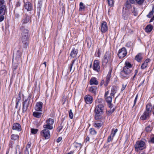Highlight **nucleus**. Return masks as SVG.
I'll return each instance as SVG.
<instances>
[{"mask_svg": "<svg viewBox=\"0 0 154 154\" xmlns=\"http://www.w3.org/2000/svg\"><path fill=\"white\" fill-rule=\"evenodd\" d=\"M125 65V66L123 68V70L121 72L120 75L122 78L127 79L131 72V70L130 68H131L132 66L131 64L128 62H126Z\"/></svg>", "mask_w": 154, "mask_h": 154, "instance_id": "f257e3e1", "label": "nucleus"}, {"mask_svg": "<svg viewBox=\"0 0 154 154\" xmlns=\"http://www.w3.org/2000/svg\"><path fill=\"white\" fill-rule=\"evenodd\" d=\"M135 150L138 152L142 150L146 147L145 143L143 140H140L137 141L134 145Z\"/></svg>", "mask_w": 154, "mask_h": 154, "instance_id": "f03ea898", "label": "nucleus"}, {"mask_svg": "<svg viewBox=\"0 0 154 154\" xmlns=\"http://www.w3.org/2000/svg\"><path fill=\"white\" fill-rule=\"evenodd\" d=\"M125 9L127 12L130 14L132 13L135 16H136L137 15V13L135 11V8L134 7H132L131 5L129 2L127 1L125 4Z\"/></svg>", "mask_w": 154, "mask_h": 154, "instance_id": "7ed1b4c3", "label": "nucleus"}, {"mask_svg": "<svg viewBox=\"0 0 154 154\" xmlns=\"http://www.w3.org/2000/svg\"><path fill=\"white\" fill-rule=\"evenodd\" d=\"M111 61L110 53L109 51L106 52L104 56L102 61V66H105L108 63Z\"/></svg>", "mask_w": 154, "mask_h": 154, "instance_id": "20e7f679", "label": "nucleus"}, {"mask_svg": "<svg viewBox=\"0 0 154 154\" xmlns=\"http://www.w3.org/2000/svg\"><path fill=\"white\" fill-rule=\"evenodd\" d=\"M104 106L103 104H99L97 105L95 109L96 116H100L103 113Z\"/></svg>", "mask_w": 154, "mask_h": 154, "instance_id": "39448f33", "label": "nucleus"}, {"mask_svg": "<svg viewBox=\"0 0 154 154\" xmlns=\"http://www.w3.org/2000/svg\"><path fill=\"white\" fill-rule=\"evenodd\" d=\"M93 69L94 70L98 73L101 72L102 71L100 69V62L98 60H94L93 65Z\"/></svg>", "mask_w": 154, "mask_h": 154, "instance_id": "423d86ee", "label": "nucleus"}, {"mask_svg": "<svg viewBox=\"0 0 154 154\" xmlns=\"http://www.w3.org/2000/svg\"><path fill=\"white\" fill-rule=\"evenodd\" d=\"M127 51L125 48L123 47L120 49L118 52V56L120 58L125 57L127 55Z\"/></svg>", "mask_w": 154, "mask_h": 154, "instance_id": "0eeeda50", "label": "nucleus"}, {"mask_svg": "<svg viewBox=\"0 0 154 154\" xmlns=\"http://www.w3.org/2000/svg\"><path fill=\"white\" fill-rule=\"evenodd\" d=\"M41 135L44 137L45 139H48L50 137V134L48 130L44 129L41 132Z\"/></svg>", "mask_w": 154, "mask_h": 154, "instance_id": "6e6552de", "label": "nucleus"}, {"mask_svg": "<svg viewBox=\"0 0 154 154\" xmlns=\"http://www.w3.org/2000/svg\"><path fill=\"white\" fill-rule=\"evenodd\" d=\"M29 37H21V41L23 44L24 48H27L28 45L29 44Z\"/></svg>", "mask_w": 154, "mask_h": 154, "instance_id": "1a4fd4ad", "label": "nucleus"}, {"mask_svg": "<svg viewBox=\"0 0 154 154\" xmlns=\"http://www.w3.org/2000/svg\"><path fill=\"white\" fill-rule=\"evenodd\" d=\"M30 99L28 98L25 100L23 103V107L22 111L23 112H26L28 108L29 104Z\"/></svg>", "mask_w": 154, "mask_h": 154, "instance_id": "9d476101", "label": "nucleus"}, {"mask_svg": "<svg viewBox=\"0 0 154 154\" xmlns=\"http://www.w3.org/2000/svg\"><path fill=\"white\" fill-rule=\"evenodd\" d=\"M43 105V104L42 102H38L35 106V110L37 111H42Z\"/></svg>", "mask_w": 154, "mask_h": 154, "instance_id": "9b49d317", "label": "nucleus"}, {"mask_svg": "<svg viewBox=\"0 0 154 154\" xmlns=\"http://www.w3.org/2000/svg\"><path fill=\"white\" fill-rule=\"evenodd\" d=\"M21 30L22 32L21 36L29 37V31L27 29L22 26L21 28Z\"/></svg>", "mask_w": 154, "mask_h": 154, "instance_id": "f8f14e48", "label": "nucleus"}, {"mask_svg": "<svg viewBox=\"0 0 154 154\" xmlns=\"http://www.w3.org/2000/svg\"><path fill=\"white\" fill-rule=\"evenodd\" d=\"M100 30L103 33L107 31L108 26L106 22H104L101 23Z\"/></svg>", "mask_w": 154, "mask_h": 154, "instance_id": "ddd939ff", "label": "nucleus"}, {"mask_svg": "<svg viewBox=\"0 0 154 154\" xmlns=\"http://www.w3.org/2000/svg\"><path fill=\"white\" fill-rule=\"evenodd\" d=\"M109 91H108L106 92L105 94V99L108 103H111L112 102V97L109 95Z\"/></svg>", "mask_w": 154, "mask_h": 154, "instance_id": "4468645a", "label": "nucleus"}, {"mask_svg": "<svg viewBox=\"0 0 154 154\" xmlns=\"http://www.w3.org/2000/svg\"><path fill=\"white\" fill-rule=\"evenodd\" d=\"M85 100L87 104H90L92 103L93 98L91 96L87 95L85 96Z\"/></svg>", "mask_w": 154, "mask_h": 154, "instance_id": "2eb2a0df", "label": "nucleus"}, {"mask_svg": "<svg viewBox=\"0 0 154 154\" xmlns=\"http://www.w3.org/2000/svg\"><path fill=\"white\" fill-rule=\"evenodd\" d=\"M24 7L28 11H31L32 10V6L29 2H26L25 3Z\"/></svg>", "mask_w": 154, "mask_h": 154, "instance_id": "dca6fc26", "label": "nucleus"}, {"mask_svg": "<svg viewBox=\"0 0 154 154\" xmlns=\"http://www.w3.org/2000/svg\"><path fill=\"white\" fill-rule=\"evenodd\" d=\"M78 52V50L77 48H73L70 54V56L72 57H75L76 56Z\"/></svg>", "mask_w": 154, "mask_h": 154, "instance_id": "f3484780", "label": "nucleus"}, {"mask_svg": "<svg viewBox=\"0 0 154 154\" xmlns=\"http://www.w3.org/2000/svg\"><path fill=\"white\" fill-rule=\"evenodd\" d=\"M12 129L18 131H20L21 130L20 125L17 123L14 124L13 125Z\"/></svg>", "mask_w": 154, "mask_h": 154, "instance_id": "a211bd4d", "label": "nucleus"}, {"mask_svg": "<svg viewBox=\"0 0 154 154\" xmlns=\"http://www.w3.org/2000/svg\"><path fill=\"white\" fill-rule=\"evenodd\" d=\"M98 84V82L96 78H92L90 81V84L91 85H97Z\"/></svg>", "mask_w": 154, "mask_h": 154, "instance_id": "6ab92c4d", "label": "nucleus"}, {"mask_svg": "<svg viewBox=\"0 0 154 154\" xmlns=\"http://www.w3.org/2000/svg\"><path fill=\"white\" fill-rule=\"evenodd\" d=\"M97 89L96 86H91L89 88L88 90L90 92L95 95L97 92Z\"/></svg>", "mask_w": 154, "mask_h": 154, "instance_id": "aec40b11", "label": "nucleus"}, {"mask_svg": "<svg viewBox=\"0 0 154 154\" xmlns=\"http://www.w3.org/2000/svg\"><path fill=\"white\" fill-rule=\"evenodd\" d=\"M152 108L153 109V108L151 104H147L146 105V110L145 112L150 115L151 111L152 110Z\"/></svg>", "mask_w": 154, "mask_h": 154, "instance_id": "412c9836", "label": "nucleus"}, {"mask_svg": "<svg viewBox=\"0 0 154 154\" xmlns=\"http://www.w3.org/2000/svg\"><path fill=\"white\" fill-rule=\"evenodd\" d=\"M150 115V114L144 111L143 114L141 116L140 119L142 120H145L147 118H149Z\"/></svg>", "mask_w": 154, "mask_h": 154, "instance_id": "4be33fe9", "label": "nucleus"}, {"mask_svg": "<svg viewBox=\"0 0 154 154\" xmlns=\"http://www.w3.org/2000/svg\"><path fill=\"white\" fill-rule=\"evenodd\" d=\"M6 10L7 8L5 5H2L0 6V15H5Z\"/></svg>", "mask_w": 154, "mask_h": 154, "instance_id": "5701e85b", "label": "nucleus"}, {"mask_svg": "<svg viewBox=\"0 0 154 154\" xmlns=\"http://www.w3.org/2000/svg\"><path fill=\"white\" fill-rule=\"evenodd\" d=\"M117 88L116 86H112L111 89L110 95L112 97H114V95L117 92Z\"/></svg>", "mask_w": 154, "mask_h": 154, "instance_id": "b1692460", "label": "nucleus"}, {"mask_svg": "<svg viewBox=\"0 0 154 154\" xmlns=\"http://www.w3.org/2000/svg\"><path fill=\"white\" fill-rule=\"evenodd\" d=\"M111 72H112V69H110V71H109L107 76L106 77V84H105V85H107L109 83L110 78H111Z\"/></svg>", "mask_w": 154, "mask_h": 154, "instance_id": "393cba45", "label": "nucleus"}, {"mask_svg": "<svg viewBox=\"0 0 154 154\" xmlns=\"http://www.w3.org/2000/svg\"><path fill=\"white\" fill-rule=\"evenodd\" d=\"M153 29V26H152L149 25L147 26L145 28V30L146 32H151Z\"/></svg>", "mask_w": 154, "mask_h": 154, "instance_id": "a878e982", "label": "nucleus"}, {"mask_svg": "<svg viewBox=\"0 0 154 154\" xmlns=\"http://www.w3.org/2000/svg\"><path fill=\"white\" fill-rule=\"evenodd\" d=\"M42 113V112H33V115L35 117L37 118H40Z\"/></svg>", "mask_w": 154, "mask_h": 154, "instance_id": "bb28decb", "label": "nucleus"}, {"mask_svg": "<svg viewBox=\"0 0 154 154\" xmlns=\"http://www.w3.org/2000/svg\"><path fill=\"white\" fill-rule=\"evenodd\" d=\"M21 99L20 97V92H19L18 96V97L17 98L16 100V106L15 107L16 108H17L18 103L19 101H20Z\"/></svg>", "mask_w": 154, "mask_h": 154, "instance_id": "cd10ccee", "label": "nucleus"}, {"mask_svg": "<svg viewBox=\"0 0 154 154\" xmlns=\"http://www.w3.org/2000/svg\"><path fill=\"white\" fill-rule=\"evenodd\" d=\"M74 146L78 149H80L82 146V145L81 143H78L75 142L73 143Z\"/></svg>", "mask_w": 154, "mask_h": 154, "instance_id": "c85d7f7f", "label": "nucleus"}, {"mask_svg": "<svg viewBox=\"0 0 154 154\" xmlns=\"http://www.w3.org/2000/svg\"><path fill=\"white\" fill-rule=\"evenodd\" d=\"M142 59V55L141 54L139 53L135 57V59L138 62H140Z\"/></svg>", "mask_w": 154, "mask_h": 154, "instance_id": "c756f323", "label": "nucleus"}, {"mask_svg": "<svg viewBox=\"0 0 154 154\" xmlns=\"http://www.w3.org/2000/svg\"><path fill=\"white\" fill-rule=\"evenodd\" d=\"M103 124V123L102 122H100V123L98 122H96L94 124V126L98 128H99L101 127Z\"/></svg>", "mask_w": 154, "mask_h": 154, "instance_id": "7c9ffc66", "label": "nucleus"}, {"mask_svg": "<svg viewBox=\"0 0 154 154\" xmlns=\"http://www.w3.org/2000/svg\"><path fill=\"white\" fill-rule=\"evenodd\" d=\"M43 128L45 129H49V130H52L53 129V127L52 125H48L46 123V124L43 125Z\"/></svg>", "mask_w": 154, "mask_h": 154, "instance_id": "2f4dec72", "label": "nucleus"}, {"mask_svg": "<svg viewBox=\"0 0 154 154\" xmlns=\"http://www.w3.org/2000/svg\"><path fill=\"white\" fill-rule=\"evenodd\" d=\"M46 123L47 124L52 125L54 123V121L53 119L49 118L46 121Z\"/></svg>", "mask_w": 154, "mask_h": 154, "instance_id": "473e14b6", "label": "nucleus"}, {"mask_svg": "<svg viewBox=\"0 0 154 154\" xmlns=\"http://www.w3.org/2000/svg\"><path fill=\"white\" fill-rule=\"evenodd\" d=\"M148 62V60H146L142 64L141 67V68L142 69H145L148 65L147 63Z\"/></svg>", "mask_w": 154, "mask_h": 154, "instance_id": "72a5a7b5", "label": "nucleus"}, {"mask_svg": "<svg viewBox=\"0 0 154 154\" xmlns=\"http://www.w3.org/2000/svg\"><path fill=\"white\" fill-rule=\"evenodd\" d=\"M29 17L28 16H26L25 17L23 20V24L26 23L29 21Z\"/></svg>", "mask_w": 154, "mask_h": 154, "instance_id": "f704fd0d", "label": "nucleus"}, {"mask_svg": "<svg viewBox=\"0 0 154 154\" xmlns=\"http://www.w3.org/2000/svg\"><path fill=\"white\" fill-rule=\"evenodd\" d=\"M14 13L17 17H18L19 15L22 14L21 11H20L18 12V9L17 8L14 10Z\"/></svg>", "mask_w": 154, "mask_h": 154, "instance_id": "c9c22d12", "label": "nucleus"}, {"mask_svg": "<svg viewBox=\"0 0 154 154\" xmlns=\"http://www.w3.org/2000/svg\"><path fill=\"white\" fill-rule=\"evenodd\" d=\"M19 136L17 134H13L11 135V139L14 140H16L18 139Z\"/></svg>", "mask_w": 154, "mask_h": 154, "instance_id": "e433bc0d", "label": "nucleus"}, {"mask_svg": "<svg viewBox=\"0 0 154 154\" xmlns=\"http://www.w3.org/2000/svg\"><path fill=\"white\" fill-rule=\"evenodd\" d=\"M90 133L91 135H95L97 133L96 131L93 128H91L89 130Z\"/></svg>", "mask_w": 154, "mask_h": 154, "instance_id": "4c0bfd02", "label": "nucleus"}, {"mask_svg": "<svg viewBox=\"0 0 154 154\" xmlns=\"http://www.w3.org/2000/svg\"><path fill=\"white\" fill-rule=\"evenodd\" d=\"M154 12V6H153L152 11L149 12V14L147 15V17L148 18H150L151 16L152 15Z\"/></svg>", "mask_w": 154, "mask_h": 154, "instance_id": "58836bf2", "label": "nucleus"}, {"mask_svg": "<svg viewBox=\"0 0 154 154\" xmlns=\"http://www.w3.org/2000/svg\"><path fill=\"white\" fill-rule=\"evenodd\" d=\"M148 142L149 143H154V135H153V136H151L149 140H148Z\"/></svg>", "mask_w": 154, "mask_h": 154, "instance_id": "ea45409f", "label": "nucleus"}, {"mask_svg": "<svg viewBox=\"0 0 154 154\" xmlns=\"http://www.w3.org/2000/svg\"><path fill=\"white\" fill-rule=\"evenodd\" d=\"M108 3L109 5L111 6H112L114 5L113 0H107Z\"/></svg>", "mask_w": 154, "mask_h": 154, "instance_id": "a19ab883", "label": "nucleus"}, {"mask_svg": "<svg viewBox=\"0 0 154 154\" xmlns=\"http://www.w3.org/2000/svg\"><path fill=\"white\" fill-rule=\"evenodd\" d=\"M114 136H113L112 134H111L110 136H109L107 138V141L108 142H109L110 141H111L113 139V137Z\"/></svg>", "mask_w": 154, "mask_h": 154, "instance_id": "79ce46f5", "label": "nucleus"}, {"mask_svg": "<svg viewBox=\"0 0 154 154\" xmlns=\"http://www.w3.org/2000/svg\"><path fill=\"white\" fill-rule=\"evenodd\" d=\"M152 128L150 125H148L145 128V130L147 132H149L151 131Z\"/></svg>", "mask_w": 154, "mask_h": 154, "instance_id": "37998d69", "label": "nucleus"}, {"mask_svg": "<svg viewBox=\"0 0 154 154\" xmlns=\"http://www.w3.org/2000/svg\"><path fill=\"white\" fill-rule=\"evenodd\" d=\"M136 3L139 5H142L144 2V0H135Z\"/></svg>", "mask_w": 154, "mask_h": 154, "instance_id": "c03bdc74", "label": "nucleus"}, {"mask_svg": "<svg viewBox=\"0 0 154 154\" xmlns=\"http://www.w3.org/2000/svg\"><path fill=\"white\" fill-rule=\"evenodd\" d=\"M103 101V100L101 98H98L96 101V103H102Z\"/></svg>", "mask_w": 154, "mask_h": 154, "instance_id": "a18cd8bd", "label": "nucleus"}, {"mask_svg": "<svg viewBox=\"0 0 154 154\" xmlns=\"http://www.w3.org/2000/svg\"><path fill=\"white\" fill-rule=\"evenodd\" d=\"M38 131V130L37 129H35L34 128H31V133L32 134H36Z\"/></svg>", "mask_w": 154, "mask_h": 154, "instance_id": "49530a36", "label": "nucleus"}, {"mask_svg": "<svg viewBox=\"0 0 154 154\" xmlns=\"http://www.w3.org/2000/svg\"><path fill=\"white\" fill-rule=\"evenodd\" d=\"M69 116L70 119H72L73 118V115L71 109H70L69 112Z\"/></svg>", "mask_w": 154, "mask_h": 154, "instance_id": "de8ad7c7", "label": "nucleus"}, {"mask_svg": "<svg viewBox=\"0 0 154 154\" xmlns=\"http://www.w3.org/2000/svg\"><path fill=\"white\" fill-rule=\"evenodd\" d=\"M31 145V142H29L28 144H27L26 150H29V149L30 148Z\"/></svg>", "mask_w": 154, "mask_h": 154, "instance_id": "09e8293b", "label": "nucleus"}, {"mask_svg": "<svg viewBox=\"0 0 154 154\" xmlns=\"http://www.w3.org/2000/svg\"><path fill=\"white\" fill-rule=\"evenodd\" d=\"M75 60H74L73 61H72L70 66H69V68L70 69V72H71V71L72 67L73 66V65L74 64V62H75Z\"/></svg>", "mask_w": 154, "mask_h": 154, "instance_id": "8fccbe9b", "label": "nucleus"}, {"mask_svg": "<svg viewBox=\"0 0 154 154\" xmlns=\"http://www.w3.org/2000/svg\"><path fill=\"white\" fill-rule=\"evenodd\" d=\"M127 85V84L126 83H125L122 84V88L121 89V90L122 91H123V90H124L125 89Z\"/></svg>", "mask_w": 154, "mask_h": 154, "instance_id": "3c124183", "label": "nucleus"}, {"mask_svg": "<svg viewBox=\"0 0 154 154\" xmlns=\"http://www.w3.org/2000/svg\"><path fill=\"white\" fill-rule=\"evenodd\" d=\"M85 8V6L84 5V4L82 2H80V9H84Z\"/></svg>", "mask_w": 154, "mask_h": 154, "instance_id": "603ef678", "label": "nucleus"}, {"mask_svg": "<svg viewBox=\"0 0 154 154\" xmlns=\"http://www.w3.org/2000/svg\"><path fill=\"white\" fill-rule=\"evenodd\" d=\"M4 15L1 14L0 15V22H2L3 20L5 18Z\"/></svg>", "mask_w": 154, "mask_h": 154, "instance_id": "864d4df0", "label": "nucleus"}, {"mask_svg": "<svg viewBox=\"0 0 154 154\" xmlns=\"http://www.w3.org/2000/svg\"><path fill=\"white\" fill-rule=\"evenodd\" d=\"M118 131V130L117 129H116L114 131H112V133L111 134L113 136H114L116 134L117 132Z\"/></svg>", "mask_w": 154, "mask_h": 154, "instance_id": "5fc2aeb1", "label": "nucleus"}, {"mask_svg": "<svg viewBox=\"0 0 154 154\" xmlns=\"http://www.w3.org/2000/svg\"><path fill=\"white\" fill-rule=\"evenodd\" d=\"M4 0H0V6H2V5H5Z\"/></svg>", "mask_w": 154, "mask_h": 154, "instance_id": "6e6d98bb", "label": "nucleus"}, {"mask_svg": "<svg viewBox=\"0 0 154 154\" xmlns=\"http://www.w3.org/2000/svg\"><path fill=\"white\" fill-rule=\"evenodd\" d=\"M141 82H140V84L139 85V86H138L139 87L141 85L143 84L144 81H145L144 79H140L139 81H141Z\"/></svg>", "mask_w": 154, "mask_h": 154, "instance_id": "4d7b16f0", "label": "nucleus"}, {"mask_svg": "<svg viewBox=\"0 0 154 154\" xmlns=\"http://www.w3.org/2000/svg\"><path fill=\"white\" fill-rule=\"evenodd\" d=\"M62 139V137H59L57 140V143L60 142Z\"/></svg>", "mask_w": 154, "mask_h": 154, "instance_id": "13d9d810", "label": "nucleus"}, {"mask_svg": "<svg viewBox=\"0 0 154 154\" xmlns=\"http://www.w3.org/2000/svg\"><path fill=\"white\" fill-rule=\"evenodd\" d=\"M62 128H63L62 126H60L59 127V128H58L59 129L58 130V131L59 132H60L61 131V130L62 129Z\"/></svg>", "mask_w": 154, "mask_h": 154, "instance_id": "bf43d9fd", "label": "nucleus"}, {"mask_svg": "<svg viewBox=\"0 0 154 154\" xmlns=\"http://www.w3.org/2000/svg\"><path fill=\"white\" fill-rule=\"evenodd\" d=\"M25 154H29V150H25Z\"/></svg>", "mask_w": 154, "mask_h": 154, "instance_id": "052dcab7", "label": "nucleus"}, {"mask_svg": "<svg viewBox=\"0 0 154 154\" xmlns=\"http://www.w3.org/2000/svg\"><path fill=\"white\" fill-rule=\"evenodd\" d=\"M129 1L131 4H134L135 2L134 0H129Z\"/></svg>", "mask_w": 154, "mask_h": 154, "instance_id": "680f3d73", "label": "nucleus"}, {"mask_svg": "<svg viewBox=\"0 0 154 154\" xmlns=\"http://www.w3.org/2000/svg\"><path fill=\"white\" fill-rule=\"evenodd\" d=\"M154 20V16H153V17L151 18L150 19V20L149 21V22H152Z\"/></svg>", "mask_w": 154, "mask_h": 154, "instance_id": "e2e57ef3", "label": "nucleus"}, {"mask_svg": "<svg viewBox=\"0 0 154 154\" xmlns=\"http://www.w3.org/2000/svg\"><path fill=\"white\" fill-rule=\"evenodd\" d=\"M20 3L19 2H18L16 4V7H18L20 6Z\"/></svg>", "mask_w": 154, "mask_h": 154, "instance_id": "0e129e2a", "label": "nucleus"}, {"mask_svg": "<svg viewBox=\"0 0 154 154\" xmlns=\"http://www.w3.org/2000/svg\"><path fill=\"white\" fill-rule=\"evenodd\" d=\"M46 62H45L42 65H43L44 64L45 65V66H44V68L45 69L46 67Z\"/></svg>", "mask_w": 154, "mask_h": 154, "instance_id": "69168bd1", "label": "nucleus"}, {"mask_svg": "<svg viewBox=\"0 0 154 154\" xmlns=\"http://www.w3.org/2000/svg\"><path fill=\"white\" fill-rule=\"evenodd\" d=\"M104 81L103 80L101 81L100 83V85L101 86H102L103 84V83H104Z\"/></svg>", "mask_w": 154, "mask_h": 154, "instance_id": "338daca9", "label": "nucleus"}, {"mask_svg": "<svg viewBox=\"0 0 154 154\" xmlns=\"http://www.w3.org/2000/svg\"><path fill=\"white\" fill-rule=\"evenodd\" d=\"M89 138L88 137H87L86 139V141H89Z\"/></svg>", "mask_w": 154, "mask_h": 154, "instance_id": "774afa93", "label": "nucleus"}]
</instances>
